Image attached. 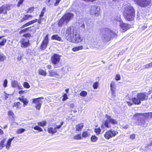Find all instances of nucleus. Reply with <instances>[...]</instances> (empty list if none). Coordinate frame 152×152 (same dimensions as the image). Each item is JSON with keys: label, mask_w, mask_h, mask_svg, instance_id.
<instances>
[{"label": "nucleus", "mask_w": 152, "mask_h": 152, "mask_svg": "<svg viewBox=\"0 0 152 152\" xmlns=\"http://www.w3.org/2000/svg\"><path fill=\"white\" fill-rule=\"evenodd\" d=\"M124 15L127 20L129 21L134 20L135 16V10L131 5L128 4L125 6Z\"/></svg>", "instance_id": "f257e3e1"}, {"label": "nucleus", "mask_w": 152, "mask_h": 152, "mask_svg": "<svg viewBox=\"0 0 152 152\" xmlns=\"http://www.w3.org/2000/svg\"><path fill=\"white\" fill-rule=\"evenodd\" d=\"M74 17V15L70 13L65 14L59 20L58 25L59 27H61L63 25H66Z\"/></svg>", "instance_id": "f03ea898"}, {"label": "nucleus", "mask_w": 152, "mask_h": 152, "mask_svg": "<svg viewBox=\"0 0 152 152\" xmlns=\"http://www.w3.org/2000/svg\"><path fill=\"white\" fill-rule=\"evenodd\" d=\"M146 93H140L137 95V98L134 97L132 99V102L135 104H140L141 101L147 100L148 99V96Z\"/></svg>", "instance_id": "7ed1b4c3"}, {"label": "nucleus", "mask_w": 152, "mask_h": 152, "mask_svg": "<svg viewBox=\"0 0 152 152\" xmlns=\"http://www.w3.org/2000/svg\"><path fill=\"white\" fill-rule=\"evenodd\" d=\"M78 31L77 28L73 26H69L67 28L65 34L66 39L69 41Z\"/></svg>", "instance_id": "20e7f679"}, {"label": "nucleus", "mask_w": 152, "mask_h": 152, "mask_svg": "<svg viewBox=\"0 0 152 152\" xmlns=\"http://www.w3.org/2000/svg\"><path fill=\"white\" fill-rule=\"evenodd\" d=\"M61 56L58 54H55L51 58V62L55 68L59 67L61 65L60 60Z\"/></svg>", "instance_id": "39448f33"}, {"label": "nucleus", "mask_w": 152, "mask_h": 152, "mask_svg": "<svg viewBox=\"0 0 152 152\" xmlns=\"http://www.w3.org/2000/svg\"><path fill=\"white\" fill-rule=\"evenodd\" d=\"M134 3L142 7H145L150 5L151 4V0H133Z\"/></svg>", "instance_id": "423d86ee"}, {"label": "nucleus", "mask_w": 152, "mask_h": 152, "mask_svg": "<svg viewBox=\"0 0 152 152\" xmlns=\"http://www.w3.org/2000/svg\"><path fill=\"white\" fill-rule=\"evenodd\" d=\"M83 40V38L80 35V32L78 31L77 33H75L74 36L70 40L69 42L77 43L81 42Z\"/></svg>", "instance_id": "0eeeda50"}, {"label": "nucleus", "mask_w": 152, "mask_h": 152, "mask_svg": "<svg viewBox=\"0 0 152 152\" xmlns=\"http://www.w3.org/2000/svg\"><path fill=\"white\" fill-rule=\"evenodd\" d=\"M105 116L107 118V120L104 121L103 124L106 127L109 128L111 126L109 124V122L113 124H117V121L111 118L110 116L106 115Z\"/></svg>", "instance_id": "6e6552de"}, {"label": "nucleus", "mask_w": 152, "mask_h": 152, "mask_svg": "<svg viewBox=\"0 0 152 152\" xmlns=\"http://www.w3.org/2000/svg\"><path fill=\"white\" fill-rule=\"evenodd\" d=\"M118 132L116 130L111 129L106 132L104 134V137L107 139L109 140L112 137L115 136Z\"/></svg>", "instance_id": "1a4fd4ad"}, {"label": "nucleus", "mask_w": 152, "mask_h": 152, "mask_svg": "<svg viewBox=\"0 0 152 152\" xmlns=\"http://www.w3.org/2000/svg\"><path fill=\"white\" fill-rule=\"evenodd\" d=\"M100 10V9L99 7L96 6H92L91 8L90 13L91 15L98 17L99 15Z\"/></svg>", "instance_id": "9d476101"}, {"label": "nucleus", "mask_w": 152, "mask_h": 152, "mask_svg": "<svg viewBox=\"0 0 152 152\" xmlns=\"http://www.w3.org/2000/svg\"><path fill=\"white\" fill-rule=\"evenodd\" d=\"M43 99V97H41L32 99V103L36 104L35 107L37 110H40L43 102L41 99Z\"/></svg>", "instance_id": "9b49d317"}, {"label": "nucleus", "mask_w": 152, "mask_h": 152, "mask_svg": "<svg viewBox=\"0 0 152 152\" xmlns=\"http://www.w3.org/2000/svg\"><path fill=\"white\" fill-rule=\"evenodd\" d=\"M116 20L118 21L121 23L120 24V26L121 28L122 29V30L123 32L126 31L129 28V25L127 24H126L123 23H121V21H122L121 19L119 16L116 19Z\"/></svg>", "instance_id": "f8f14e48"}, {"label": "nucleus", "mask_w": 152, "mask_h": 152, "mask_svg": "<svg viewBox=\"0 0 152 152\" xmlns=\"http://www.w3.org/2000/svg\"><path fill=\"white\" fill-rule=\"evenodd\" d=\"M20 42L21 47L23 48H26L30 45L29 40L26 38H22Z\"/></svg>", "instance_id": "ddd939ff"}, {"label": "nucleus", "mask_w": 152, "mask_h": 152, "mask_svg": "<svg viewBox=\"0 0 152 152\" xmlns=\"http://www.w3.org/2000/svg\"><path fill=\"white\" fill-rule=\"evenodd\" d=\"M48 42V35L47 34L44 40L43 41L41 45V48L42 50L45 49L47 47Z\"/></svg>", "instance_id": "4468645a"}, {"label": "nucleus", "mask_w": 152, "mask_h": 152, "mask_svg": "<svg viewBox=\"0 0 152 152\" xmlns=\"http://www.w3.org/2000/svg\"><path fill=\"white\" fill-rule=\"evenodd\" d=\"M11 85L12 87L14 88H18L20 89H22V87L21 85L18 84L17 81H12L11 82Z\"/></svg>", "instance_id": "2eb2a0df"}, {"label": "nucleus", "mask_w": 152, "mask_h": 152, "mask_svg": "<svg viewBox=\"0 0 152 152\" xmlns=\"http://www.w3.org/2000/svg\"><path fill=\"white\" fill-rule=\"evenodd\" d=\"M49 72L50 76L57 78H60V75L57 72L51 70L49 71Z\"/></svg>", "instance_id": "dca6fc26"}, {"label": "nucleus", "mask_w": 152, "mask_h": 152, "mask_svg": "<svg viewBox=\"0 0 152 152\" xmlns=\"http://www.w3.org/2000/svg\"><path fill=\"white\" fill-rule=\"evenodd\" d=\"M103 37L104 40L107 41H109L111 38V36L110 34V33H108V29H107L106 33L104 34L103 36Z\"/></svg>", "instance_id": "f3484780"}, {"label": "nucleus", "mask_w": 152, "mask_h": 152, "mask_svg": "<svg viewBox=\"0 0 152 152\" xmlns=\"http://www.w3.org/2000/svg\"><path fill=\"white\" fill-rule=\"evenodd\" d=\"M18 99L23 103V106L24 107H25L28 104V100L27 98H24V96L19 97Z\"/></svg>", "instance_id": "a211bd4d"}, {"label": "nucleus", "mask_w": 152, "mask_h": 152, "mask_svg": "<svg viewBox=\"0 0 152 152\" xmlns=\"http://www.w3.org/2000/svg\"><path fill=\"white\" fill-rule=\"evenodd\" d=\"M37 21H38V20L37 19H35L34 20H33L32 21H31L26 23L25 24H24L22 27H21V28H23L25 27L28 26L29 25H30L34 23H35L37 22Z\"/></svg>", "instance_id": "6ab92c4d"}, {"label": "nucleus", "mask_w": 152, "mask_h": 152, "mask_svg": "<svg viewBox=\"0 0 152 152\" xmlns=\"http://www.w3.org/2000/svg\"><path fill=\"white\" fill-rule=\"evenodd\" d=\"M51 39L52 40H56L58 41L63 42L61 40V38L58 35H54L51 37Z\"/></svg>", "instance_id": "aec40b11"}, {"label": "nucleus", "mask_w": 152, "mask_h": 152, "mask_svg": "<svg viewBox=\"0 0 152 152\" xmlns=\"http://www.w3.org/2000/svg\"><path fill=\"white\" fill-rule=\"evenodd\" d=\"M14 139V137H13L12 138L8 140L7 143L5 145V146L7 149H9L11 146V142Z\"/></svg>", "instance_id": "412c9836"}, {"label": "nucleus", "mask_w": 152, "mask_h": 152, "mask_svg": "<svg viewBox=\"0 0 152 152\" xmlns=\"http://www.w3.org/2000/svg\"><path fill=\"white\" fill-rule=\"evenodd\" d=\"M48 132L49 133L52 134H54L57 132L56 130V128L53 127H50L48 129Z\"/></svg>", "instance_id": "4be33fe9"}, {"label": "nucleus", "mask_w": 152, "mask_h": 152, "mask_svg": "<svg viewBox=\"0 0 152 152\" xmlns=\"http://www.w3.org/2000/svg\"><path fill=\"white\" fill-rule=\"evenodd\" d=\"M84 125L83 123L77 125L76 127V129L77 131H80L81 130L83 127Z\"/></svg>", "instance_id": "5701e85b"}, {"label": "nucleus", "mask_w": 152, "mask_h": 152, "mask_svg": "<svg viewBox=\"0 0 152 152\" xmlns=\"http://www.w3.org/2000/svg\"><path fill=\"white\" fill-rule=\"evenodd\" d=\"M14 107H16V109L19 110L21 108V104L19 102H17L14 104Z\"/></svg>", "instance_id": "b1692460"}, {"label": "nucleus", "mask_w": 152, "mask_h": 152, "mask_svg": "<svg viewBox=\"0 0 152 152\" xmlns=\"http://www.w3.org/2000/svg\"><path fill=\"white\" fill-rule=\"evenodd\" d=\"M38 73L40 75L45 76H46L47 74V73L46 72V71L42 69H39Z\"/></svg>", "instance_id": "393cba45"}, {"label": "nucleus", "mask_w": 152, "mask_h": 152, "mask_svg": "<svg viewBox=\"0 0 152 152\" xmlns=\"http://www.w3.org/2000/svg\"><path fill=\"white\" fill-rule=\"evenodd\" d=\"M83 48V47L82 45H80L77 47H76L73 48L72 50L74 52L77 51L78 50L82 49Z\"/></svg>", "instance_id": "a878e982"}, {"label": "nucleus", "mask_w": 152, "mask_h": 152, "mask_svg": "<svg viewBox=\"0 0 152 152\" xmlns=\"http://www.w3.org/2000/svg\"><path fill=\"white\" fill-rule=\"evenodd\" d=\"M116 87H110L112 97L115 98L116 96L115 95Z\"/></svg>", "instance_id": "bb28decb"}, {"label": "nucleus", "mask_w": 152, "mask_h": 152, "mask_svg": "<svg viewBox=\"0 0 152 152\" xmlns=\"http://www.w3.org/2000/svg\"><path fill=\"white\" fill-rule=\"evenodd\" d=\"M12 6L11 4H5L2 6L4 8V11H6L7 10H9L10 9V7Z\"/></svg>", "instance_id": "cd10ccee"}, {"label": "nucleus", "mask_w": 152, "mask_h": 152, "mask_svg": "<svg viewBox=\"0 0 152 152\" xmlns=\"http://www.w3.org/2000/svg\"><path fill=\"white\" fill-rule=\"evenodd\" d=\"M108 33H110V34L111 36V38L117 36V34L113 32L112 31L108 29Z\"/></svg>", "instance_id": "c85d7f7f"}, {"label": "nucleus", "mask_w": 152, "mask_h": 152, "mask_svg": "<svg viewBox=\"0 0 152 152\" xmlns=\"http://www.w3.org/2000/svg\"><path fill=\"white\" fill-rule=\"evenodd\" d=\"M98 140V138L95 135H92L91 137V141L92 142H96Z\"/></svg>", "instance_id": "c756f323"}, {"label": "nucleus", "mask_w": 152, "mask_h": 152, "mask_svg": "<svg viewBox=\"0 0 152 152\" xmlns=\"http://www.w3.org/2000/svg\"><path fill=\"white\" fill-rule=\"evenodd\" d=\"M37 124L38 125L43 127L46 126L47 122L46 121H44L41 122H38Z\"/></svg>", "instance_id": "7c9ffc66"}, {"label": "nucleus", "mask_w": 152, "mask_h": 152, "mask_svg": "<svg viewBox=\"0 0 152 152\" xmlns=\"http://www.w3.org/2000/svg\"><path fill=\"white\" fill-rule=\"evenodd\" d=\"M6 56L3 53H0V61H3L6 59Z\"/></svg>", "instance_id": "2f4dec72"}, {"label": "nucleus", "mask_w": 152, "mask_h": 152, "mask_svg": "<svg viewBox=\"0 0 152 152\" xmlns=\"http://www.w3.org/2000/svg\"><path fill=\"white\" fill-rule=\"evenodd\" d=\"M5 139H4L3 140H2L0 143V149H1L4 147L5 146V145L4 144V143L5 142Z\"/></svg>", "instance_id": "473e14b6"}, {"label": "nucleus", "mask_w": 152, "mask_h": 152, "mask_svg": "<svg viewBox=\"0 0 152 152\" xmlns=\"http://www.w3.org/2000/svg\"><path fill=\"white\" fill-rule=\"evenodd\" d=\"M32 17L33 16L31 15H24L23 18L25 19V20H26L29 19L31 18H32Z\"/></svg>", "instance_id": "72a5a7b5"}, {"label": "nucleus", "mask_w": 152, "mask_h": 152, "mask_svg": "<svg viewBox=\"0 0 152 152\" xmlns=\"http://www.w3.org/2000/svg\"><path fill=\"white\" fill-rule=\"evenodd\" d=\"M87 93L85 91H81L80 94V96H86L87 95Z\"/></svg>", "instance_id": "f704fd0d"}, {"label": "nucleus", "mask_w": 152, "mask_h": 152, "mask_svg": "<svg viewBox=\"0 0 152 152\" xmlns=\"http://www.w3.org/2000/svg\"><path fill=\"white\" fill-rule=\"evenodd\" d=\"M26 129H20L17 130L16 133L18 134L22 133L25 132Z\"/></svg>", "instance_id": "c9c22d12"}, {"label": "nucleus", "mask_w": 152, "mask_h": 152, "mask_svg": "<svg viewBox=\"0 0 152 152\" xmlns=\"http://www.w3.org/2000/svg\"><path fill=\"white\" fill-rule=\"evenodd\" d=\"M23 86L25 88H28L30 87L29 83L27 82H24L23 84Z\"/></svg>", "instance_id": "e433bc0d"}, {"label": "nucleus", "mask_w": 152, "mask_h": 152, "mask_svg": "<svg viewBox=\"0 0 152 152\" xmlns=\"http://www.w3.org/2000/svg\"><path fill=\"white\" fill-rule=\"evenodd\" d=\"M89 135V134L88 132L87 131H86L83 133L82 136L83 137H86L88 136Z\"/></svg>", "instance_id": "4c0bfd02"}, {"label": "nucleus", "mask_w": 152, "mask_h": 152, "mask_svg": "<svg viewBox=\"0 0 152 152\" xmlns=\"http://www.w3.org/2000/svg\"><path fill=\"white\" fill-rule=\"evenodd\" d=\"M74 138L76 140H81L82 139V137L81 134H78L74 136Z\"/></svg>", "instance_id": "58836bf2"}, {"label": "nucleus", "mask_w": 152, "mask_h": 152, "mask_svg": "<svg viewBox=\"0 0 152 152\" xmlns=\"http://www.w3.org/2000/svg\"><path fill=\"white\" fill-rule=\"evenodd\" d=\"M55 0H47L46 3L47 5H50L53 4Z\"/></svg>", "instance_id": "ea45409f"}, {"label": "nucleus", "mask_w": 152, "mask_h": 152, "mask_svg": "<svg viewBox=\"0 0 152 152\" xmlns=\"http://www.w3.org/2000/svg\"><path fill=\"white\" fill-rule=\"evenodd\" d=\"M6 41L7 40L6 39H3L2 41L0 42V46H4L5 45Z\"/></svg>", "instance_id": "a19ab883"}, {"label": "nucleus", "mask_w": 152, "mask_h": 152, "mask_svg": "<svg viewBox=\"0 0 152 152\" xmlns=\"http://www.w3.org/2000/svg\"><path fill=\"white\" fill-rule=\"evenodd\" d=\"M35 130H37L39 132H41L42 131V129L38 126H36L34 128Z\"/></svg>", "instance_id": "79ce46f5"}, {"label": "nucleus", "mask_w": 152, "mask_h": 152, "mask_svg": "<svg viewBox=\"0 0 152 152\" xmlns=\"http://www.w3.org/2000/svg\"><path fill=\"white\" fill-rule=\"evenodd\" d=\"M101 132V129L99 128H96L95 129V132L97 135H99Z\"/></svg>", "instance_id": "37998d69"}, {"label": "nucleus", "mask_w": 152, "mask_h": 152, "mask_svg": "<svg viewBox=\"0 0 152 152\" xmlns=\"http://www.w3.org/2000/svg\"><path fill=\"white\" fill-rule=\"evenodd\" d=\"M31 27L30 28H26L23 30L21 31L20 32V33H23L26 32L27 31H30L31 30Z\"/></svg>", "instance_id": "c03bdc74"}, {"label": "nucleus", "mask_w": 152, "mask_h": 152, "mask_svg": "<svg viewBox=\"0 0 152 152\" xmlns=\"http://www.w3.org/2000/svg\"><path fill=\"white\" fill-rule=\"evenodd\" d=\"M8 83V81L7 79H5L3 83V86L4 88H6L7 86Z\"/></svg>", "instance_id": "a18cd8bd"}, {"label": "nucleus", "mask_w": 152, "mask_h": 152, "mask_svg": "<svg viewBox=\"0 0 152 152\" xmlns=\"http://www.w3.org/2000/svg\"><path fill=\"white\" fill-rule=\"evenodd\" d=\"M98 83L97 82L94 83L93 85V87L94 89H96L98 86Z\"/></svg>", "instance_id": "49530a36"}, {"label": "nucleus", "mask_w": 152, "mask_h": 152, "mask_svg": "<svg viewBox=\"0 0 152 152\" xmlns=\"http://www.w3.org/2000/svg\"><path fill=\"white\" fill-rule=\"evenodd\" d=\"M121 79L120 75L119 74H117L115 76V79L116 80H120Z\"/></svg>", "instance_id": "de8ad7c7"}, {"label": "nucleus", "mask_w": 152, "mask_h": 152, "mask_svg": "<svg viewBox=\"0 0 152 152\" xmlns=\"http://www.w3.org/2000/svg\"><path fill=\"white\" fill-rule=\"evenodd\" d=\"M145 121L144 120H142L141 121V122H139V124L140 125H142L144 126H146V124H145Z\"/></svg>", "instance_id": "09e8293b"}, {"label": "nucleus", "mask_w": 152, "mask_h": 152, "mask_svg": "<svg viewBox=\"0 0 152 152\" xmlns=\"http://www.w3.org/2000/svg\"><path fill=\"white\" fill-rule=\"evenodd\" d=\"M68 98L67 97V94H65L63 96V98L62 99V101H64L66 100Z\"/></svg>", "instance_id": "8fccbe9b"}, {"label": "nucleus", "mask_w": 152, "mask_h": 152, "mask_svg": "<svg viewBox=\"0 0 152 152\" xmlns=\"http://www.w3.org/2000/svg\"><path fill=\"white\" fill-rule=\"evenodd\" d=\"M8 115L9 116H11L13 118L14 114L12 111L10 110L8 112Z\"/></svg>", "instance_id": "3c124183"}, {"label": "nucleus", "mask_w": 152, "mask_h": 152, "mask_svg": "<svg viewBox=\"0 0 152 152\" xmlns=\"http://www.w3.org/2000/svg\"><path fill=\"white\" fill-rule=\"evenodd\" d=\"M110 87H116L114 81H112L110 84Z\"/></svg>", "instance_id": "603ef678"}, {"label": "nucleus", "mask_w": 152, "mask_h": 152, "mask_svg": "<svg viewBox=\"0 0 152 152\" xmlns=\"http://www.w3.org/2000/svg\"><path fill=\"white\" fill-rule=\"evenodd\" d=\"M33 10L34 8H30L28 10L27 12L28 13H31L33 11Z\"/></svg>", "instance_id": "864d4df0"}, {"label": "nucleus", "mask_w": 152, "mask_h": 152, "mask_svg": "<svg viewBox=\"0 0 152 152\" xmlns=\"http://www.w3.org/2000/svg\"><path fill=\"white\" fill-rule=\"evenodd\" d=\"M24 0H19L18 2L17 6H20V5L23 3V2Z\"/></svg>", "instance_id": "5fc2aeb1"}, {"label": "nucleus", "mask_w": 152, "mask_h": 152, "mask_svg": "<svg viewBox=\"0 0 152 152\" xmlns=\"http://www.w3.org/2000/svg\"><path fill=\"white\" fill-rule=\"evenodd\" d=\"M147 116L148 117L151 118H152V112H150L146 114Z\"/></svg>", "instance_id": "6e6d98bb"}, {"label": "nucleus", "mask_w": 152, "mask_h": 152, "mask_svg": "<svg viewBox=\"0 0 152 152\" xmlns=\"http://www.w3.org/2000/svg\"><path fill=\"white\" fill-rule=\"evenodd\" d=\"M63 122H62L61 123V124L59 126H57L56 127H55V128H56V130L57 129H60L62 126L63 125Z\"/></svg>", "instance_id": "4d7b16f0"}, {"label": "nucleus", "mask_w": 152, "mask_h": 152, "mask_svg": "<svg viewBox=\"0 0 152 152\" xmlns=\"http://www.w3.org/2000/svg\"><path fill=\"white\" fill-rule=\"evenodd\" d=\"M130 138L132 139H134L135 138V135L134 134L130 135Z\"/></svg>", "instance_id": "13d9d810"}, {"label": "nucleus", "mask_w": 152, "mask_h": 152, "mask_svg": "<svg viewBox=\"0 0 152 152\" xmlns=\"http://www.w3.org/2000/svg\"><path fill=\"white\" fill-rule=\"evenodd\" d=\"M61 0H56V2L54 3V5L55 6H57L58 3H59Z\"/></svg>", "instance_id": "bf43d9fd"}, {"label": "nucleus", "mask_w": 152, "mask_h": 152, "mask_svg": "<svg viewBox=\"0 0 152 152\" xmlns=\"http://www.w3.org/2000/svg\"><path fill=\"white\" fill-rule=\"evenodd\" d=\"M145 67L144 68L146 69V68H151L150 66V65L149 63L147 64H146L144 66Z\"/></svg>", "instance_id": "052dcab7"}, {"label": "nucleus", "mask_w": 152, "mask_h": 152, "mask_svg": "<svg viewBox=\"0 0 152 152\" xmlns=\"http://www.w3.org/2000/svg\"><path fill=\"white\" fill-rule=\"evenodd\" d=\"M23 36L27 38V37H30L31 36V35L29 34H24Z\"/></svg>", "instance_id": "680f3d73"}, {"label": "nucleus", "mask_w": 152, "mask_h": 152, "mask_svg": "<svg viewBox=\"0 0 152 152\" xmlns=\"http://www.w3.org/2000/svg\"><path fill=\"white\" fill-rule=\"evenodd\" d=\"M4 11V8H3V7H0V14L1 13Z\"/></svg>", "instance_id": "e2e57ef3"}, {"label": "nucleus", "mask_w": 152, "mask_h": 152, "mask_svg": "<svg viewBox=\"0 0 152 152\" xmlns=\"http://www.w3.org/2000/svg\"><path fill=\"white\" fill-rule=\"evenodd\" d=\"M22 56L21 55L18 56L17 57V59L18 61H20L22 58Z\"/></svg>", "instance_id": "0e129e2a"}, {"label": "nucleus", "mask_w": 152, "mask_h": 152, "mask_svg": "<svg viewBox=\"0 0 152 152\" xmlns=\"http://www.w3.org/2000/svg\"><path fill=\"white\" fill-rule=\"evenodd\" d=\"M80 27L82 28V29H84L85 28V25L84 23H82L80 26Z\"/></svg>", "instance_id": "69168bd1"}, {"label": "nucleus", "mask_w": 152, "mask_h": 152, "mask_svg": "<svg viewBox=\"0 0 152 152\" xmlns=\"http://www.w3.org/2000/svg\"><path fill=\"white\" fill-rule=\"evenodd\" d=\"M25 93V91H23V90H21V91H20L19 92V93L20 94H23L24 93Z\"/></svg>", "instance_id": "338daca9"}, {"label": "nucleus", "mask_w": 152, "mask_h": 152, "mask_svg": "<svg viewBox=\"0 0 152 152\" xmlns=\"http://www.w3.org/2000/svg\"><path fill=\"white\" fill-rule=\"evenodd\" d=\"M44 14V12L43 11H42L41 12V14H40V15H39L40 17L41 18L43 16Z\"/></svg>", "instance_id": "774afa93"}]
</instances>
